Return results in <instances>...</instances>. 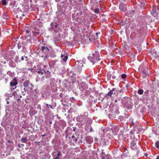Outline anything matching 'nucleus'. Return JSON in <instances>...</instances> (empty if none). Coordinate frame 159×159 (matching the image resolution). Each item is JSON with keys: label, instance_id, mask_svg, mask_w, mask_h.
<instances>
[{"label": "nucleus", "instance_id": "nucleus-1", "mask_svg": "<svg viewBox=\"0 0 159 159\" xmlns=\"http://www.w3.org/2000/svg\"><path fill=\"white\" fill-rule=\"evenodd\" d=\"M89 60L93 64L98 62L101 60L99 53L98 52H95L92 54V56L88 57Z\"/></svg>", "mask_w": 159, "mask_h": 159}, {"label": "nucleus", "instance_id": "nucleus-2", "mask_svg": "<svg viewBox=\"0 0 159 159\" xmlns=\"http://www.w3.org/2000/svg\"><path fill=\"white\" fill-rule=\"evenodd\" d=\"M151 13L154 17H157L159 16V10L156 6H154L152 7V9Z\"/></svg>", "mask_w": 159, "mask_h": 159}, {"label": "nucleus", "instance_id": "nucleus-3", "mask_svg": "<svg viewBox=\"0 0 159 159\" xmlns=\"http://www.w3.org/2000/svg\"><path fill=\"white\" fill-rule=\"evenodd\" d=\"M122 103L125 106L128 108H130V101L128 98H124L122 100Z\"/></svg>", "mask_w": 159, "mask_h": 159}, {"label": "nucleus", "instance_id": "nucleus-4", "mask_svg": "<svg viewBox=\"0 0 159 159\" xmlns=\"http://www.w3.org/2000/svg\"><path fill=\"white\" fill-rule=\"evenodd\" d=\"M119 8L121 11L125 12L127 9V7L124 3H122L120 5Z\"/></svg>", "mask_w": 159, "mask_h": 159}, {"label": "nucleus", "instance_id": "nucleus-5", "mask_svg": "<svg viewBox=\"0 0 159 159\" xmlns=\"http://www.w3.org/2000/svg\"><path fill=\"white\" fill-rule=\"evenodd\" d=\"M18 84L17 80L16 78L13 79L10 83L11 86H16Z\"/></svg>", "mask_w": 159, "mask_h": 159}, {"label": "nucleus", "instance_id": "nucleus-6", "mask_svg": "<svg viewBox=\"0 0 159 159\" xmlns=\"http://www.w3.org/2000/svg\"><path fill=\"white\" fill-rule=\"evenodd\" d=\"M136 143L135 141H132L131 142L130 147L133 150H135L136 149Z\"/></svg>", "mask_w": 159, "mask_h": 159}, {"label": "nucleus", "instance_id": "nucleus-7", "mask_svg": "<svg viewBox=\"0 0 159 159\" xmlns=\"http://www.w3.org/2000/svg\"><path fill=\"white\" fill-rule=\"evenodd\" d=\"M47 66L46 65H44L43 66V67L44 68V74L46 75V76L47 77H49L51 75V73L49 71V70L45 69L46 68V66Z\"/></svg>", "mask_w": 159, "mask_h": 159}, {"label": "nucleus", "instance_id": "nucleus-8", "mask_svg": "<svg viewBox=\"0 0 159 159\" xmlns=\"http://www.w3.org/2000/svg\"><path fill=\"white\" fill-rule=\"evenodd\" d=\"M40 50L45 52L48 53L49 49L47 46H42L40 49Z\"/></svg>", "mask_w": 159, "mask_h": 159}, {"label": "nucleus", "instance_id": "nucleus-9", "mask_svg": "<svg viewBox=\"0 0 159 159\" xmlns=\"http://www.w3.org/2000/svg\"><path fill=\"white\" fill-rule=\"evenodd\" d=\"M30 84V81L29 80H26L24 81L23 85L25 87H27Z\"/></svg>", "mask_w": 159, "mask_h": 159}, {"label": "nucleus", "instance_id": "nucleus-10", "mask_svg": "<svg viewBox=\"0 0 159 159\" xmlns=\"http://www.w3.org/2000/svg\"><path fill=\"white\" fill-rule=\"evenodd\" d=\"M37 72L40 75H43L44 73V68H43L42 69L39 70Z\"/></svg>", "mask_w": 159, "mask_h": 159}, {"label": "nucleus", "instance_id": "nucleus-11", "mask_svg": "<svg viewBox=\"0 0 159 159\" xmlns=\"http://www.w3.org/2000/svg\"><path fill=\"white\" fill-rule=\"evenodd\" d=\"M21 142L23 143H26L27 141V139L26 138L22 137L21 139Z\"/></svg>", "mask_w": 159, "mask_h": 159}, {"label": "nucleus", "instance_id": "nucleus-12", "mask_svg": "<svg viewBox=\"0 0 159 159\" xmlns=\"http://www.w3.org/2000/svg\"><path fill=\"white\" fill-rule=\"evenodd\" d=\"M143 90L142 89H140L138 90V93L139 94L142 95L143 93Z\"/></svg>", "mask_w": 159, "mask_h": 159}, {"label": "nucleus", "instance_id": "nucleus-13", "mask_svg": "<svg viewBox=\"0 0 159 159\" xmlns=\"http://www.w3.org/2000/svg\"><path fill=\"white\" fill-rule=\"evenodd\" d=\"M113 90H110L109 92L108 93L107 95L110 96L111 97V95L113 94Z\"/></svg>", "mask_w": 159, "mask_h": 159}, {"label": "nucleus", "instance_id": "nucleus-14", "mask_svg": "<svg viewBox=\"0 0 159 159\" xmlns=\"http://www.w3.org/2000/svg\"><path fill=\"white\" fill-rule=\"evenodd\" d=\"M2 3L3 5H7L6 0H2Z\"/></svg>", "mask_w": 159, "mask_h": 159}, {"label": "nucleus", "instance_id": "nucleus-15", "mask_svg": "<svg viewBox=\"0 0 159 159\" xmlns=\"http://www.w3.org/2000/svg\"><path fill=\"white\" fill-rule=\"evenodd\" d=\"M124 48L126 50H129V46L127 45H124Z\"/></svg>", "mask_w": 159, "mask_h": 159}, {"label": "nucleus", "instance_id": "nucleus-16", "mask_svg": "<svg viewBox=\"0 0 159 159\" xmlns=\"http://www.w3.org/2000/svg\"><path fill=\"white\" fill-rule=\"evenodd\" d=\"M94 11L95 13L98 14L99 12V9L98 8H95L94 10Z\"/></svg>", "mask_w": 159, "mask_h": 159}, {"label": "nucleus", "instance_id": "nucleus-17", "mask_svg": "<svg viewBox=\"0 0 159 159\" xmlns=\"http://www.w3.org/2000/svg\"><path fill=\"white\" fill-rule=\"evenodd\" d=\"M68 57L67 56H65L64 58L62 59L64 62H66L68 59Z\"/></svg>", "mask_w": 159, "mask_h": 159}, {"label": "nucleus", "instance_id": "nucleus-18", "mask_svg": "<svg viewBox=\"0 0 159 159\" xmlns=\"http://www.w3.org/2000/svg\"><path fill=\"white\" fill-rule=\"evenodd\" d=\"M111 90H113V94H116L117 93V91L115 89H113Z\"/></svg>", "mask_w": 159, "mask_h": 159}, {"label": "nucleus", "instance_id": "nucleus-19", "mask_svg": "<svg viewBox=\"0 0 159 159\" xmlns=\"http://www.w3.org/2000/svg\"><path fill=\"white\" fill-rule=\"evenodd\" d=\"M156 146L157 148H159V141H157L156 143Z\"/></svg>", "mask_w": 159, "mask_h": 159}, {"label": "nucleus", "instance_id": "nucleus-20", "mask_svg": "<svg viewBox=\"0 0 159 159\" xmlns=\"http://www.w3.org/2000/svg\"><path fill=\"white\" fill-rule=\"evenodd\" d=\"M143 76L144 77H145V76H148V75H149L148 74H147L145 73V72H143Z\"/></svg>", "mask_w": 159, "mask_h": 159}, {"label": "nucleus", "instance_id": "nucleus-21", "mask_svg": "<svg viewBox=\"0 0 159 159\" xmlns=\"http://www.w3.org/2000/svg\"><path fill=\"white\" fill-rule=\"evenodd\" d=\"M126 75L125 74H123L121 75V77L123 79H124L126 77Z\"/></svg>", "mask_w": 159, "mask_h": 159}, {"label": "nucleus", "instance_id": "nucleus-22", "mask_svg": "<svg viewBox=\"0 0 159 159\" xmlns=\"http://www.w3.org/2000/svg\"><path fill=\"white\" fill-rule=\"evenodd\" d=\"M61 156V152H58L57 157H59Z\"/></svg>", "mask_w": 159, "mask_h": 159}, {"label": "nucleus", "instance_id": "nucleus-23", "mask_svg": "<svg viewBox=\"0 0 159 159\" xmlns=\"http://www.w3.org/2000/svg\"><path fill=\"white\" fill-rule=\"evenodd\" d=\"M24 60V58L23 57V56H22L21 57V59H20V60H18V61H19V62H20V61H23Z\"/></svg>", "mask_w": 159, "mask_h": 159}, {"label": "nucleus", "instance_id": "nucleus-24", "mask_svg": "<svg viewBox=\"0 0 159 159\" xmlns=\"http://www.w3.org/2000/svg\"><path fill=\"white\" fill-rule=\"evenodd\" d=\"M53 159H61V158L60 157H56L55 158H53Z\"/></svg>", "mask_w": 159, "mask_h": 159}, {"label": "nucleus", "instance_id": "nucleus-25", "mask_svg": "<svg viewBox=\"0 0 159 159\" xmlns=\"http://www.w3.org/2000/svg\"><path fill=\"white\" fill-rule=\"evenodd\" d=\"M90 140L89 143H91L93 141L92 138H90Z\"/></svg>", "mask_w": 159, "mask_h": 159}, {"label": "nucleus", "instance_id": "nucleus-26", "mask_svg": "<svg viewBox=\"0 0 159 159\" xmlns=\"http://www.w3.org/2000/svg\"><path fill=\"white\" fill-rule=\"evenodd\" d=\"M100 34V33H96V36H97V38H98V37H97V36H98V34Z\"/></svg>", "mask_w": 159, "mask_h": 159}, {"label": "nucleus", "instance_id": "nucleus-27", "mask_svg": "<svg viewBox=\"0 0 159 159\" xmlns=\"http://www.w3.org/2000/svg\"><path fill=\"white\" fill-rule=\"evenodd\" d=\"M49 106L52 109H53V108L51 105H49Z\"/></svg>", "mask_w": 159, "mask_h": 159}, {"label": "nucleus", "instance_id": "nucleus-28", "mask_svg": "<svg viewBox=\"0 0 159 159\" xmlns=\"http://www.w3.org/2000/svg\"><path fill=\"white\" fill-rule=\"evenodd\" d=\"M131 123H132V124L133 125H134V122L133 121H131Z\"/></svg>", "mask_w": 159, "mask_h": 159}, {"label": "nucleus", "instance_id": "nucleus-29", "mask_svg": "<svg viewBox=\"0 0 159 159\" xmlns=\"http://www.w3.org/2000/svg\"><path fill=\"white\" fill-rule=\"evenodd\" d=\"M26 33H29V31L28 30H27L26 31Z\"/></svg>", "mask_w": 159, "mask_h": 159}, {"label": "nucleus", "instance_id": "nucleus-30", "mask_svg": "<svg viewBox=\"0 0 159 159\" xmlns=\"http://www.w3.org/2000/svg\"><path fill=\"white\" fill-rule=\"evenodd\" d=\"M45 136H46V134H44L42 135V136L43 137H45Z\"/></svg>", "mask_w": 159, "mask_h": 159}, {"label": "nucleus", "instance_id": "nucleus-31", "mask_svg": "<svg viewBox=\"0 0 159 159\" xmlns=\"http://www.w3.org/2000/svg\"><path fill=\"white\" fill-rule=\"evenodd\" d=\"M77 141H78V139H77V138H76V139H75V142H77Z\"/></svg>", "mask_w": 159, "mask_h": 159}, {"label": "nucleus", "instance_id": "nucleus-32", "mask_svg": "<svg viewBox=\"0 0 159 159\" xmlns=\"http://www.w3.org/2000/svg\"><path fill=\"white\" fill-rule=\"evenodd\" d=\"M63 57V55L62 54H61V57L62 58Z\"/></svg>", "mask_w": 159, "mask_h": 159}, {"label": "nucleus", "instance_id": "nucleus-33", "mask_svg": "<svg viewBox=\"0 0 159 159\" xmlns=\"http://www.w3.org/2000/svg\"><path fill=\"white\" fill-rule=\"evenodd\" d=\"M47 58H48V56H46L45 57V58H44V59Z\"/></svg>", "mask_w": 159, "mask_h": 159}, {"label": "nucleus", "instance_id": "nucleus-34", "mask_svg": "<svg viewBox=\"0 0 159 159\" xmlns=\"http://www.w3.org/2000/svg\"><path fill=\"white\" fill-rule=\"evenodd\" d=\"M92 130H93V129H92V128H91L90 129V131L91 132L92 131Z\"/></svg>", "mask_w": 159, "mask_h": 159}, {"label": "nucleus", "instance_id": "nucleus-35", "mask_svg": "<svg viewBox=\"0 0 159 159\" xmlns=\"http://www.w3.org/2000/svg\"><path fill=\"white\" fill-rule=\"evenodd\" d=\"M16 58L17 60V59H18V56L16 57Z\"/></svg>", "mask_w": 159, "mask_h": 159}, {"label": "nucleus", "instance_id": "nucleus-36", "mask_svg": "<svg viewBox=\"0 0 159 159\" xmlns=\"http://www.w3.org/2000/svg\"><path fill=\"white\" fill-rule=\"evenodd\" d=\"M22 16H25V15L24 14H22Z\"/></svg>", "mask_w": 159, "mask_h": 159}, {"label": "nucleus", "instance_id": "nucleus-37", "mask_svg": "<svg viewBox=\"0 0 159 159\" xmlns=\"http://www.w3.org/2000/svg\"><path fill=\"white\" fill-rule=\"evenodd\" d=\"M156 159H159V156H157Z\"/></svg>", "mask_w": 159, "mask_h": 159}, {"label": "nucleus", "instance_id": "nucleus-38", "mask_svg": "<svg viewBox=\"0 0 159 159\" xmlns=\"http://www.w3.org/2000/svg\"><path fill=\"white\" fill-rule=\"evenodd\" d=\"M21 145L22 146V147H23L24 146V145L23 144H21Z\"/></svg>", "mask_w": 159, "mask_h": 159}, {"label": "nucleus", "instance_id": "nucleus-39", "mask_svg": "<svg viewBox=\"0 0 159 159\" xmlns=\"http://www.w3.org/2000/svg\"><path fill=\"white\" fill-rule=\"evenodd\" d=\"M44 77L43 76L42 77V79H43V80H44Z\"/></svg>", "mask_w": 159, "mask_h": 159}, {"label": "nucleus", "instance_id": "nucleus-40", "mask_svg": "<svg viewBox=\"0 0 159 159\" xmlns=\"http://www.w3.org/2000/svg\"><path fill=\"white\" fill-rule=\"evenodd\" d=\"M46 106L47 107L48 106V104H46Z\"/></svg>", "mask_w": 159, "mask_h": 159}, {"label": "nucleus", "instance_id": "nucleus-41", "mask_svg": "<svg viewBox=\"0 0 159 159\" xmlns=\"http://www.w3.org/2000/svg\"><path fill=\"white\" fill-rule=\"evenodd\" d=\"M11 142V141H10V140H9V141H8V143H10Z\"/></svg>", "mask_w": 159, "mask_h": 159}, {"label": "nucleus", "instance_id": "nucleus-42", "mask_svg": "<svg viewBox=\"0 0 159 159\" xmlns=\"http://www.w3.org/2000/svg\"><path fill=\"white\" fill-rule=\"evenodd\" d=\"M83 117V116H80V117H81L82 118Z\"/></svg>", "mask_w": 159, "mask_h": 159}, {"label": "nucleus", "instance_id": "nucleus-43", "mask_svg": "<svg viewBox=\"0 0 159 159\" xmlns=\"http://www.w3.org/2000/svg\"><path fill=\"white\" fill-rule=\"evenodd\" d=\"M71 138L73 139V138H74V136H71Z\"/></svg>", "mask_w": 159, "mask_h": 159}, {"label": "nucleus", "instance_id": "nucleus-44", "mask_svg": "<svg viewBox=\"0 0 159 159\" xmlns=\"http://www.w3.org/2000/svg\"><path fill=\"white\" fill-rule=\"evenodd\" d=\"M24 90H25V91H26V90H26L25 88H24Z\"/></svg>", "mask_w": 159, "mask_h": 159}, {"label": "nucleus", "instance_id": "nucleus-45", "mask_svg": "<svg viewBox=\"0 0 159 159\" xmlns=\"http://www.w3.org/2000/svg\"><path fill=\"white\" fill-rule=\"evenodd\" d=\"M115 102H117V100H115Z\"/></svg>", "mask_w": 159, "mask_h": 159}, {"label": "nucleus", "instance_id": "nucleus-46", "mask_svg": "<svg viewBox=\"0 0 159 159\" xmlns=\"http://www.w3.org/2000/svg\"><path fill=\"white\" fill-rule=\"evenodd\" d=\"M52 123V122L51 121L50 122V124H51Z\"/></svg>", "mask_w": 159, "mask_h": 159}, {"label": "nucleus", "instance_id": "nucleus-47", "mask_svg": "<svg viewBox=\"0 0 159 159\" xmlns=\"http://www.w3.org/2000/svg\"><path fill=\"white\" fill-rule=\"evenodd\" d=\"M84 117V119H85L86 118H87V117Z\"/></svg>", "mask_w": 159, "mask_h": 159}, {"label": "nucleus", "instance_id": "nucleus-48", "mask_svg": "<svg viewBox=\"0 0 159 159\" xmlns=\"http://www.w3.org/2000/svg\"><path fill=\"white\" fill-rule=\"evenodd\" d=\"M75 129H74L73 131H75Z\"/></svg>", "mask_w": 159, "mask_h": 159}, {"label": "nucleus", "instance_id": "nucleus-49", "mask_svg": "<svg viewBox=\"0 0 159 159\" xmlns=\"http://www.w3.org/2000/svg\"><path fill=\"white\" fill-rule=\"evenodd\" d=\"M88 138V137L87 138H86L87 139Z\"/></svg>", "mask_w": 159, "mask_h": 159}, {"label": "nucleus", "instance_id": "nucleus-50", "mask_svg": "<svg viewBox=\"0 0 159 159\" xmlns=\"http://www.w3.org/2000/svg\"><path fill=\"white\" fill-rule=\"evenodd\" d=\"M72 16H73V14H72Z\"/></svg>", "mask_w": 159, "mask_h": 159}, {"label": "nucleus", "instance_id": "nucleus-51", "mask_svg": "<svg viewBox=\"0 0 159 159\" xmlns=\"http://www.w3.org/2000/svg\"><path fill=\"white\" fill-rule=\"evenodd\" d=\"M26 57V58H27V57Z\"/></svg>", "mask_w": 159, "mask_h": 159}]
</instances>
